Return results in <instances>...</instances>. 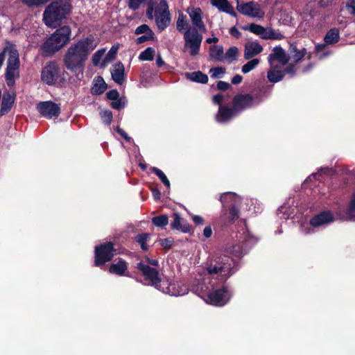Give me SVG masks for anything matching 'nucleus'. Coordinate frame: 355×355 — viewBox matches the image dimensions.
<instances>
[{"mask_svg": "<svg viewBox=\"0 0 355 355\" xmlns=\"http://www.w3.org/2000/svg\"><path fill=\"white\" fill-rule=\"evenodd\" d=\"M94 43V37L90 35L71 44L63 58L64 67L71 72L83 69L89 53L96 47Z\"/></svg>", "mask_w": 355, "mask_h": 355, "instance_id": "nucleus-1", "label": "nucleus"}, {"mask_svg": "<svg viewBox=\"0 0 355 355\" xmlns=\"http://www.w3.org/2000/svg\"><path fill=\"white\" fill-rule=\"evenodd\" d=\"M171 282L168 279H162L159 277V272L157 270V289L162 291L163 293L171 295L170 288L171 286Z\"/></svg>", "mask_w": 355, "mask_h": 355, "instance_id": "nucleus-34", "label": "nucleus"}, {"mask_svg": "<svg viewBox=\"0 0 355 355\" xmlns=\"http://www.w3.org/2000/svg\"><path fill=\"white\" fill-rule=\"evenodd\" d=\"M234 259L225 254L214 256L207 263L206 270L209 275H218L219 281L225 284L230 277L235 272Z\"/></svg>", "mask_w": 355, "mask_h": 355, "instance_id": "nucleus-2", "label": "nucleus"}, {"mask_svg": "<svg viewBox=\"0 0 355 355\" xmlns=\"http://www.w3.org/2000/svg\"><path fill=\"white\" fill-rule=\"evenodd\" d=\"M340 40V31L338 28H333L329 29L324 37V42L329 45L337 43Z\"/></svg>", "mask_w": 355, "mask_h": 355, "instance_id": "nucleus-31", "label": "nucleus"}, {"mask_svg": "<svg viewBox=\"0 0 355 355\" xmlns=\"http://www.w3.org/2000/svg\"><path fill=\"white\" fill-rule=\"evenodd\" d=\"M105 53V49L98 50L92 56V62L94 65L97 66Z\"/></svg>", "mask_w": 355, "mask_h": 355, "instance_id": "nucleus-53", "label": "nucleus"}, {"mask_svg": "<svg viewBox=\"0 0 355 355\" xmlns=\"http://www.w3.org/2000/svg\"><path fill=\"white\" fill-rule=\"evenodd\" d=\"M186 76L187 78H189V80H191L193 82L202 83V84H206L209 80V78H208L207 75L205 73H203L200 71H194V72H191V73H187Z\"/></svg>", "mask_w": 355, "mask_h": 355, "instance_id": "nucleus-33", "label": "nucleus"}, {"mask_svg": "<svg viewBox=\"0 0 355 355\" xmlns=\"http://www.w3.org/2000/svg\"><path fill=\"white\" fill-rule=\"evenodd\" d=\"M224 101V96L221 94H217L214 95L212 98V102L213 103L216 105H223L222 103Z\"/></svg>", "mask_w": 355, "mask_h": 355, "instance_id": "nucleus-62", "label": "nucleus"}, {"mask_svg": "<svg viewBox=\"0 0 355 355\" xmlns=\"http://www.w3.org/2000/svg\"><path fill=\"white\" fill-rule=\"evenodd\" d=\"M100 115H101L103 122L105 124H106L107 125L111 124V123L112 121L113 114L110 110H104L100 113Z\"/></svg>", "mask_w": 355, "mask_h": 355, "instance_id": "nucleus-44", "label": "nucleus"}, {"mask_svg": "<svg viewBox=\"0 0 355 355\" xmlns=\"http://www.w3.org/2000/svg\"><path fill=\"white\" fill-rule=\"evenodd\" d=\"M157 176L159 178V179L162 181V182L164 184V185L166 187L168 190L171 188V183L168 180L166 175L164 174V173L157 168Z\"/></svg>", "mask_w": 355, "mask_h": 355, "instance_id": "nucleus-46", "label": "nucleus"}, {"mask_svg": "<svg viewBox=\"0 0 355 355\" xmlns=\"http://www.w3.org/2000/svg\"><path fill=\"white\" fill-rule=\"evenodd\" d=\"M15 97L16 94L15 92L8 91L3 92L0 107V117L10 112L15 103Z\"/></svg>", "mask_w": 355, "mask_h": 355, "instance_id": "nucleus-15", "label": "nucleus"}, {"mask_svg": "<svg viewBox=\"0 0 355 355\" xmlns=\"http://www.w3.org/2000/svg\"><path fill=\"white\" fill-rule=\"evenodd\" d=\"M231 87V85L229 83L223 80H220L217 83V89L220 91H226Z\"/></svg>", "mask_w": 355, "mask_h": 355, "instance_id": "nucleus-59", "label": "nucleus"}, {"mask_svg": "<svg viewBox=\"0 0 355 355\" xmlns=\"http://www.w3.org/2000/svg\"><path fill=\"white\" fill-rule=\"evenodd\" d=\"M118 46H112L110 50L108 51L106 58L107 60H113L116 58V55L118 51Z\"/></svg>", "mask_w": 355, "mask_h": 355, "instance_id": "nucleus-61", "label": "nucleus"}, {"mask_svg": "<svg viewBox=\"0 0 355 355\" xmlns=\"http://www.w3.org/2000/svg\"><path fill=\"white\" fill-rule=\"evenodd\" d=\"M177 30L182 33L184 31V38L185 40V46L189 47L190 49V55L195 56L199 53L201 42L202 40V35L199 34L196 28L191 29L189 25L187 16L182 12L179 14L177 22Z\"/></svg>", "mask_w": 355, "mask_h": 355, "instance_id": "nucleus-5", "label": "nucleus"}, {"mask_svg": "<svg viewBox=\"0 0 355 355\" xmlns=\"http://www.w3.org/2000/svg\"><path fill=\"white\" fill-rule=\"evenodd\" d=\"M334 220V217L330 211H323L314 216L309 221L313 227H319L320 225L329 224Z\"/></svg>", "mask_w": 355, "mask_h": 355, "instance_id": "nucleus-16", "label": "nucleus"}, {"mask_svg": "<svg viewBox=\"0 0 355 355\" xmlns=\"http://www.w3.org/2000/svg\"><path fill=\"white\" fill-rule=\"evenodd\" d=\"M189 15L194 28L200 31H206L205 25L202 19V10L200 8H193L191 11H189Z\"/></svg>", "mask_w": 355, "mask_h": 355, "instance_id": "nucleus-21", "label": "nucleus"}, {"mask_svg": "<svg viewBox=\"0 0 355 355\" xmlns=\"http://www.w3.org/2000/svg\"><path fill=\"white\" fill-rule=\"evenodd\" d=\"M174 243V239L172 237H168L164 239H159V243L166 250H169Z\"/></svg>", "mask_w": 355, "mask_h": 355, "instance_id": "nucleus-48", "label": "nucleus"}, {"mask_svg": "<svg viewBox=\"0 0 355 355\" xmlns=\"http://www.w3.org/2000/svg\"><path fill=\"white\" fill-rule=\"evenodd\" d=\"M238 56V49L236 46H232L226 51L224 58L227 60H234Z\"/></svg>", "mask_w": 355, "mask_h": 355, "instance_id": "nucleus-45", "label": "nucleus"}, {"mask_svg": "<svg viewBox=\"0 0 355 355\" xmlns=\"http://www.w3.org/2000/svg\"><path fill=\"white\" fill-rule=\"evenodd\" d=\"M60 73V68L55 61L46 63L41 72L42 80L49 85H52L58 80Z\"/></svg>", "mask_w": 355, "mask_h": 355, "instance_id": "nucleus-9", "label": "nucleus"}, {"mask_svg": "<svg viewBox=\"0 0 355 355\" xmlns=\"http://www.w3.org/2000/svg\"><path fill=\"white\" fill-rule=\"evenodd\" d=\"M71 12V5L66 0H57L49 4L43 13V21L49 28L58 27Z\"/></svg>", "mask_w": 355, "mask_h": 355, "instance_id": "nucleus-3", "label": "nucleus"}, {"mask_svg": "<svg viewBox=\"0 0 355 355\" xmlns=\"http://www.w3.org/2000/svg\"><path fill=\"white\" fill-rule=\"evenodd\" d=\"M168 223V216L165 214L157 216V227H164Z\"/></svg>", "mask_w": 355, "mask_h": 355, "instance_id": "nucleus-51", "label": "nucleus"}, {"mask_svg": "<svg viewBox=\"0 0 355 355\" xmlns=\"http://www.w3.org/2000/svg\"><path fill=\"white\" fill-rule=\"evenodd\" d=\"M260 62V60L258 58H254L248 61L242 67V72L243 73H248L253 70Z\"/></svg>", "mask_w": 355, "mask_h": 355, "instance_id": "nucleus-40", "label": "nucleus"}, {"mask_svg": "<svg viewBox=\"0 0 355 355\" xmlns=\"http://www.w3.org/2000/svg\"><path fill=\"white\" fill-rule=\"evenodd\" d=\"M210 73H212L211 75L212 78H220V75L225 73V68L222 67H213L210 69Z\"/></svg>", "mask_w": 355, "mask_h": 355, "instance_id": "nucleus-49", "label": "nucleus"}, {"mask_svg": "<svg viewBox=\"0 0 355 355\" xmlns=\"http://www.w3.org/2000/svg\"><path fill=\"white\" fill-rule=\"evenodd\" d=\"M236 8L242 15L251 17L263 18L264 12L261 9L260 5L255 1H249L247 3L237 1Z\"/></svg>", "mask_w": 355, "mask_h": 355, "instance_id": "nucleus-10", "label": "nucleus"}, {"mask_svg": "<svg viewBox=\"0 0 355 355\" xmlns=\"http://www.w3.org/2000/svg\"><path fill=\"white\" fill-rule=\"evenodd\" d=\"M232 105L237 114L254 105V98L250 94H237L232 101Z\"/></svg>", "mask_w": 355, "mask_h": 355, "instance_id": "nucleus-11", "label": "nucleus"}, {"mask_svg": "<svg viewBox=\"0 0 355 355\" xmlns=\"http://www.w3.org/2000/svg\"><path fill=\"white\" fill-rule=\"evenodd\" d=\"M267 78L270 83H277L284 78V72L279 70H269Z\"/></svg>", "mask_w": 355, "mask_h": 355, "instance_id": "nucleus-37", "label": "nucleus"}, {"mask_svg": "<svg viewBox=\"0 0 355 355\" xmlns=\"http://www.w3.org/2000/svg\"><path fill=\"white\" fill-rule=\"evenodd\" d=\"M172 217L173 219L171 223V228L172 230H176L184 233H189L191 232V226L181 218L179 213L174 212Z\"/></svg>", "mask_w": 355, "mask_h": 355, "instance_id": "nucleus-18", "label": "nucleus"}, {"mask_svg": "<svg viewBox=\"0 0 355 355\" xmlns=\"http://www.w3.org/2000/svg\"><path fill=\"white\" fill-rule=\"evenodd\" d=\"M243 29L245 31H249L250 32L254 33L257 35H260L262 39L263 35H264L266 32V28L263 26L256 24H250L248 26L243 27Z\"/></svg>", "mask_w": 355, "mask_h": 355, "instance_id": "nucleus-36", "label": "nucleus"}, {"mask_svg": "<svg viewBox=\"0 0 355 355\" xmlns=\"http://www.w3.org/2000/svg\"><path fill=\"white\" fill-rule=\"evenodd\" d=\"M106 97L111 101H115L120 97L119 92L116 89L110 90L106 93Z\"/></svg>", "mask_w": 355, "mask_h": 355, "instance_id": "nucleus-58", "label": "nucleus"}, {"mask_svg": "<svg viewBox=\"0 0 355 355\" xmlns=\"http://www.w3.org/2000/svg\"><path fill=\"white\" fill-rule=\"evenodd\" d=\"M149 238V234L147 233L139 234L135 237V241L140 244L141 249L144 251H146L148 250V245L146 244V241Z\"/></svg>", "mask_w": 355, "mask_h": 355, "instance_id": "nucleus-39", "label": "nucleus"}, {"mask_svg": "<svg viewBox=\"0 0 355 355\" xmlns=\"http://www.w3.org/2000/svg\"><path fill=\"white\" fill-rule=\"evenodd\" d=\"M219 200L222 204L223 208H229L231 205L238 206V197L234 193H224L220 196Z\"/></svg>", "mask_w": 355, "mask_h": 355, "instance_id": "nucleus-25", "label": "nucleus"}, {"mask_svg": "<svg viewBox=\"0 0 355 355\" xmlns=\"http://www.w3.org/2000/svg\"><path fill=\"white\" fill-rule=\"evenodd\" d=\"M124 66L121 62H119L115 65L114 69L111 72L113 80L115 83L121 85L124 81Z\"/></svg>", "mask_w": 355, "mask_h": 355, "instance_id": "nucleus-29", "label": "nucleus"}, {"mask_svg": "<svg viewBox=\"0 0 355 355\" xmlns=\"http://www.w3.org/2000/svg\"><path fill=\"white\" fill-rule=\"evenodd\" d=\"M262 46L257 42H248L245 45L244 58L247 60L255 57L263 51Z\"/></svg>", "mask_w": 355, "mask_h": 355, "instance_id": "nucleus-19", "label": "nucleus"}, {"mask_svg": "<svg viewBox=\"0 0 355 355\" xmlns=\"http://www.w3.org/2000/svg\"><path fill=\"white\" fill-rule=\"evenodd\" d=\"M37 110L46 119L57 118L60 114V107L51 101H42L37 104Z\"/></svg>", "mask_w": 355, "mask_h": 355, "instance_id": "nucleus-12", "label": "nucleus"}, {"mask_svg": "<svg viewBox=\"0 0 355 355\" xmlns=\"http://www.w3.org/2000/svg\"><path fill=\"white\" fill-rule=\"evenodd\" d=\"M137 268L142 273L146 280H148L151 286L155 285V269L150 267L143 261L137 263Z\"/></svg>", "mask_w": 355, "mask_h": 355, "instance_id": "nucleus-20", "label": "nucleus"}, {"mask_svg": "<svg viewBox=\"0 0 355 355\" xmlns=\"http://www.w3.org/2000/svg\"><path fill=\"white\" fill-rule=\"evenodd\" d=\"M155 81V73L150 65L145 64L141 74V83L145 87H149Z\"/></svg>", "mask_w": 355, "mask_h": 355, "instance_id": "nucleus-23", "label": "nucleus"}, {"mask_svg": "<svg viewBox=\"0 0 355 355\" xmlns=\"http://www.w3.org/2000/svg\"><path fill=\"white\" fill-rule=\"evenodd\" d=\"M240 211L238 206L231 205L229 208H223L220 220L223 227H229L239 218Z\"/></svg>", "mask_w": 355, "mask_h": 355, "instance_id": "nucleus-13", "label": "nucleus"}, {"mask_svg": "<svg viewBox=\"0 0 355 355\" xmlns=\"http://www.w3.org/2000/svg\"><path fill=\"white\" fill-rule=\"evenodd\" d=\"M211 3L220 11L228 13L232 16H236V12L232 6L227 0H211Z\"/></svg>", "mask_w": 355, "mask_h": 355, "instance_id": "nucleus-26", "label": "nucleus"}, {"mask_svg": "<svg viewBox=\"0 0 355 355\" xmlns=\"http://www.w3.org/2000/svg\"><path fill=\"white\" fill-rule=\"evenodd\" d=\"M295 64L296 63H291L290 64H288L284 70L282 71V72H284V76L287 73V74H289L291 75V76H295Z\"/></svg>", "mask_w": 355, "mask_h": 355, "instance_id": "nucleus-57", "label": "nucleus"}, {"mask_svg": "<svg viewBox=\"0 0 355 355\" xmlns=\"http://www.w3.org/2000/svg\"><path fill=\"white\" fill-rule=\"evenodd\" d=\"M209 57L211 59L222 62L224 60V51L222 46L213 45L209 47Z\"/></svg>", "mask_w": 355, "mask_h": 355, "instance_id": "nucleus-32", "label": "nucleus"}, {"mask_svg": "<svg viewBox=\"0 0 355 355\" xmlns=\"http://www.w3.org/2000/svg\"><path fill=\"white\" fill-rule=\"evenodd\" d=\"M126 103V98L125 96H122L119 97V98L116 99L115 101H112L110 105L113 109L120 110L121 109L125 107Z\"/></svg>", "mask_w": 355, "mask_h": 355, "instance_id": "nucleus-43", "label": "nucleus"}, {"mask_svg": "<svg viewBox=\"0 0 355 355\" xmlns=\"http://www.w3.org/2000/svg\"><path fill=\"white\" fill-rule=\"evenodd\" d=\"M172 16L166 0H160L157 3V29L160 33L164 31L171 23Z\"/></svg>", "mask_w": 355, "mask_h": 355, "instance_id": "nucleus-8", "label": "nucleus"}, {"mask_svg": "<svg viewBox=\"0 0 355 355\" xmlns=\"http://www.w3.org/2000/svg\"><path fill=\"white\" fill-rule=\"evenodd\" d=\"M346 215L348 219L355 220V193L353 194L352 200L349 203L348 208L346 211Z\"/></svg>", "mask_w": 355, "mask_h": 355, "instance_id": "nucleus-41", "label": "nucleus"}, {"mask_svg": "<svg viewBox=\"0 0 355 355\" xmlns=\"http://www.w3.org/2000/svg\"><path fill=\"white\" fill-rule=\"evenodd\" d=\"M154 49L152 47H148L139 54V59L143 61H152L154 58Z\"/></svg>", "mask_w": 355, "mask_h": 355, "instance_id": "nucleus-38", "label": "nucleus"}, {"mask_svg": "<svg viewBox=\"0 0 355 355\" xmlns=\"http://www.w3.org/2000/svg\"><path fill=\"white\" fill-rule=\"evenodd\" d=\"M177 286L178 288V290H173V291H171V295H173V296H182V295H184L185 294L188 293V291H189V288L188 287L183 284H180L179 282H177Z\"/></svg>", "mask_w": 355, "mask_h": 355, "instance_id": "nucleus-42", "label": "nucleus"}, {"mask_svg": "<svg viewBox=\"0 0 355 355\" xmlns=\"http://www.w3.org/2000/svg\"><path fill=\"white\" fill-rule=\"evenodd\" d=\"M284 35L278 31H275L272 28L266 29L264 35H263V40H281L284 38Z\"/></svg>", "mask_w": 355, "mask_h": 355, "instance_id": "nucleus-35", "label": "nucleus"}, {"mask_svg": "<svg viewBox=\"0 0 355 355\" xmlns=\"http://www.w3.org/2000/svg\"><path fill=\"white\" fill-rule=\"evenodd\" d=\"M135 33L136 35H140V34H143V33H145V34H149V33L154 34L153 31L150 28V27L147 24H142V25L138 26L136 28V30L135 31Z\"/></svg>", "mask_w": 355, "mask_h": 355, "instance_id": "nucleus-50", "label": "nucleus"}, {"mask_svg": "<svg viewBox=\"0 0 355 355\" xmlns=\"http://www.w3.org/2000/svg\"><path fill=\"white\" fill-rule=\"evenodd\" d=\"M128 6L132 10H137L139 8L141 3L148 1V0H126Z\"/></svg>", "mask_w": 355, "mask_h": 355, "instance_id": "nucleus-47", "label": "nucleus"}, {"mask_svg": "<svg viewBox=\"0 0 355 355\" xmlns=\"http://www.w3.org/2000/svg\"><path fill=\"white\" fill-rule=\"evenodd\" d=\"M230 33L232 37L236 39H239L241 37V33L235 26H233L230 29Z\"/></svg>", "mask_w": 355, "mask_h": 355, "instance_id": "nucleus-63", "label": "nucleus"}, {"mask_svg": "<svg viewBox=\"0 0 355 355\" xmlns=\"http://www.w3.org/2000/svg\"><path fill=\"white\" fill-rule=\"evenodd\" d=\"M116 132L121 136L126 141L130 142L132 138L120 127L117 126L115 129Z\"/></svg>", "mask_w": 355, "mask_h": 355, "instance_id": "nucleus-60", "label": "nucleus"}, {"mask_svg": "<svg viewBox=\"0 0 355 355\" xmlns=\"http://www.w3.org/2000/svg\"><path fill=\"white\" fill-rule=\"evenodd\" d=\"M71 29L65 25L56 29L51 36L41 45V50L44 56H52L60 51L70 40Z\"/></svg>", "mask_w": 355, "mask_h": 355, "instance_id": "nucleus-4", "label": "nucleus"}, {"mask_svg": "<svg viewBox=\"0 0 355 355\" xmlns=\"http://www.w3.org/2000/svg\"><path fill=\"white\" fill-rule=\"evenodd\" d=\"M234 107L227 105H220L217 114H216V121L223 123L230 121L232 118L237 116Z\"/></svg>", "mask_w": 355, "mask_h": 355, "instance_id": "nucleus-14", "label": "nucleus"}, {"mask_svg": "<svg viewBox=\"0 0 355 355\" xmlns=\"http://www.w3.org/2000/svg\"><path fill=\"white\" fill-rule=\"evenodd\" d=\"M8 44L10 45V49L8 52L7 67L19 69L20 65L19 52L15 44H12L11 42L8 43Z\"/></svg>", "mask_w": 355, "mask_h": 355, "instance_id": "nucleus-22", "label": "nucleus"}, {"mask_svg": "<svg viewBox=\"0 0 355 355\" xmlns=\"http://www.w3.org/2000/svg\"><path fill=\"white\" fill-rule=\"evenodd\" d=\"M266 92L260 89L259 92H257L254 96H253L254 98V105H259L263 101V98L266 96Z\"/></svg>", "mask_w": 355, "mask_h": 355, "instance_id": "nucleus-54", "label": "nucleus"}, {"mask_svg": "<svg viewBox=\"0 0 355 355\" xmlns=\"http://www.w3.org/2000/svg\"><path fill=\"white\" fill-rule=\"evenodd\" d=\"M8 43H10V42L7 41L6 42V46L3 48L2 51L0 53V69L3 64L6 55L7 53L8 54L9 52L10 45L8 44Z\"/></svg>", "mask_w": 355, "mask_h": 355, "instance_id": "nucleus-52", "label": "nucleus"}, {"mask_svg": "<svg viewBox=\"0 0 355 355\" xmlns=\"http://www.w3.org/2000/svg\"><path fill=\"white\" fill-rule=\"evenodd\" d=\"M19 78V70L7 67L5 72V80L8 87H13L15 84V78Z\"/></svg>", "mask_w": 355, "mask_h": 355, "instance_id": "nucleus-30", "label": "nucleus"}, {"mask_svg": "<svg viewBox=\"0 0 355 355\" xmlns=\"http://www.w3.org/2000/svg\"><path fill=\"white\" fill-rule=\"evenodd\" d=\"M289 55L293 60L295 63H297L302 60V58L306 55L307 51L305 48L299 49L296 44H291L288 49Z\"/></svg>", "mask_w": 355, "mask_h": 355, "instance_id": "nucleus-24", "label": "nucleus"}, {"mask_svg": "<svg viewBox=\"0 0 355 355\" xmlns=\"http://www.w3.org/2000/svg\"><path fill=\"white\" fill-rule=\"evenodd\" d=\"M232 291L225 285L213 289L207 295V302L211 305L222 306L227 304L232 297Z\"/></svg>", "mask_w": 355, "mask_h": 355, "instance_id": "nucleus-7", "label": "nucleus"}, {"mask_svg": "<svg viewBox=\"0 0 355 355\" xmlns=\"http://www.w3.org/2000/svg\"><path fill=\"white\" fill-rule=\"evenodd\" d=\"M157 67L162 68L163 70L168 71L170 69V66L166 64L162 59L159 53H157Z\"/></svg>", "mask_w": 355, "mask_h": 355, "instance_id": "nucleus-56", "label": "nucleus"}, {"mask_svg": "<svg viewBox=\"0 0 355 355\" xmlns=\"http://www.w3.org/2000/svg\"><path fill=\"white\" fill-rule=\"evenodd\" d=\"M153 35H154V34H152V33L145 34L144 35H141V36L137 37L135 40V42L137 44H143L150 40H153Z\"/></svg>", "mask_w": 355, "mask_h": 355, "instance_id": "nucleus-55", "label": "nucleus"}, {"mask_svg": "<svg viewBox=\"0 0 355 355\" xmlns=\"http://www.w3.org/2000/svg\"><path fill=\"white\" fill-rule=\"evenodd\" d=\"M116 251L114 244L111 241L105 242L95 246L94 266L101 267L107 262L112 261L116 254Z\"/></svg>", "mask_w": 355, "mask_h": 355, "instance_id": "nucleus-6", "label": "nucleus"}, {"mask_svg": "<svg viewBox=\"0 0 355 355\" xmlns=\"http://www.w3.org/2000/svg\"><path fill=\"white\" fill-rule=\"evenodd\" d=\"M350 2H347L346 7L347 9H351L349 13L352 15H355V0H349Z\"/></svg>", "mask_w": 355, "mask_h": 355, "instance_id": "nucleus-64", "label": "nucleus"}, {"mask_svg": "<svg viewBox=\"0 0 355 355\" xmlns=\"http://www.w3.org/2000/svg\"><path fill=\"white\" fill-rule=\"evenodd\" d=\"M128 269L127 262L120 259L116 263H112L109 267V272L111 274L123 276Z\"/></svg>", "mask_w": 355, "mask_h": 355, "instance_id": "nucleus-28", "label": "nucleus"}, {"mask_svg": "<svg viewBox=\"0 0 355 355\" xmlns=\"http://www.w3.org/2000/svg\"><path fill=\"white\" fill-rule=\"evenodd\" d=\"M289 59L290 57L286 55L285 51L280 46L274 47L272 53L268 58L270 64H272L273 61H278L280 64L284 65L288 62Z\"/></svg>", "mask_w": 355, "mask_h": 355, "instance_id": "nucleus-17", "label": "nucleus"}, {"mask_svg": "<svg viewBox=\"0 0 355 355\" xmlns=\"http://www.w3.org/2000/svg\"><path fill=\"white\" fill-rule=\"evenodd\" d=\"M107 84L103 77L98 76L95 77L93 85L91 88V93L93 95H101L107 89Z\"/></svg>", "mask_w": 355, "mask_h": 355, "instance_id": "nucleus-27", "label": "nucleus"}]
</instances>
